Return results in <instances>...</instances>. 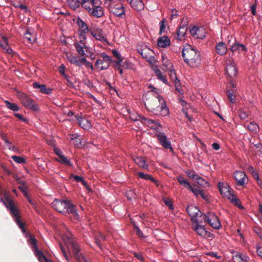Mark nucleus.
Wrapping results in <instances>:
<instances>
[{
	"label": "nucleus",
	"mask_w": 262,
	"mask_h": 262,
	"mask_svg": "<svg viewBox=\"0 0 262 262\" xmlns=\"http://www.w3.org/2000/svg\"><path fill=\"white\" fill-rule=\"evenodd\" d=\"M157 45L159 47L166 48L170 45V39L165 35L159 37L157 40Z\"/></svg>",
	"instance_id": "26"
},
{
	"label": "nucleus",
	"mask_w": 262,
	"mask_h": 262,
	"mask_svg": "<svg viewBox=\"0 0 262 262\" xmlns=\"http://www.w3.org/2000/svg\"><path fill=\"white\" fill-rule=\"evenodd\" d=\"M225 71L227 76L230 79L235 77L238 72V69L235 62L232 58H228L225 61Z\"/></svg>",
	"instance_id": "10"
},
{
	"label": "nucleus",
	"mask_w": 262,
	"mask_h": 262,
	"mask_svg": "<svg viewBox=\"0 0 262 262\" xmlns=\"http://www.w3.org/2000/svg\"><path fill=\"white\" fill-rule=\"evenodd\" d=\"M185 173L187 176L192 180H195L198 176V174H197L194 170H187Z\"/></svg>",
	"instance_id": "54"
},
{
	"label": "nucleus",
	"mask_w": 262,
	"mask_h": 262,
	"mask_svg": "<svg viewBox=\"0 0 262 262\" xmlns=\"http://www.w3.org/2000/svg\"><path fill=\"white\" fill-rule=\"evenodd\" d=\"M33 250L39 262H43V261L45 262H52L51 260L48 259L43 254L42 252L38 249V248H36Z\"/></svg>",
	"instance_id": "30"
},
{
	"label": "nucleus",
	"mask_w": 262,
	"mask_h": 262,
	"mask_svg": "<svg viewBox=\"0 0 262 262\" xmlns=\"http://www.w3.org/2000/svg\"><path fill=\"white\" fill-rule=\"evenodd\" d=\"M66 247L60 243L59 246L62 253L66 260L69 261V253H72L77 262H87L85 257L80 252L81 249L75 237L72 236L67 237L64 242Z\"/></svg>",
	"instance_id": "2"
},
{
	"label": "nucleus",
	"mask_w": 262,
	"mask_h": 262,
	"mask_svg": "<svg viewBox=\"0 0 262 262\" xmlns=\"http://www.w3.org/2000/svg\"><path fill=\"white\" fill-rule=\"evenodd\" d=\"M60 163L69 166H72V164L69 159H68V158L63 155L62 156H60V157L59 158L58 160Z\"/></svg>",
	"instance_id": "46"
},
{
	"label": "nucleus",
	"mask_w": 262,
	"mask_h": 262,
	"mask_svg": "<svg viewBox=\"0 0 262 262\" xmlns=\"http://www.w3.org/2000/svg\"><path fill=\"white\" fill-rule=\"evenodd\" d=\"M135 162L140 167L147 169L148 168V165L147 164L146 161L144 157L139 156L136 157L134 159Z\"/></svg>",
	"instance_id": "32"
},
{
	"label": "nucleus",
	"mask_w": 262,
	"mask_h": 262,
	"mask_svg": "<svg viewBox=\"0 0 262 262\" xmlns=\"http://www.w3.org/2000/svg\"><path fill=\"white\" fill-rule=\"evenodd\" d=\"M76 118L77 120L79 125L83 129L88 130L92 127L91 122L87 119L81 116L76 115Z\"/></svg>",
	"instance_id": "20"
},
{
	"label": "nucleus",
	"mask_w": 262,
	"mask_h": 262,
	"mask_svg": "<svg viewBox=\"0 0 262 262\" xmlns=\"http://www.w3.org/2000/svg\"><path fill=\"white\" fill-rule=\"evenodd\" d=\"M150 91L143 95L145 108L155 115L166 116L169 114V109L165 100L158 94V89L150 85Z\"/></svg>",
	"instance_id": "1"
},
{
	"label": "nucleus",
	"mask_w": 262,
	"mask_h": 262,
	"mask_svg": "<svg viewBox=\"0 0 262 262\" xmlns=\"http://www.w3.org/2000/svg\"><path fill=\"white\" fill-rule=\"evenodd\" d=\"M255 233L260 238H262V229L258 227H255L254 228Z\"/></svg>",
	"instance_id": "64"
},
{
	"label": "nucleus",
	"mask_w": 262,
	"mask_h": 262,
	"mask_svg": "<svg viewBox=\"0 0 262 262\" xmlns=\"http://www.w3.org/2000/svg\"><path fill=\"white\" fill-rule=\"evenodd\" d=\"M87 0H67V3L69 6L73 10H76L79 8L80 5L83 3L86 2Z\"/></svg>",
	"instance_id": "27"
},
{
	"label": "nucleus",
	"mask_w": 262,
	"mask_h": 262,
	"mask_svg": "<svg viewBox=\"0 0 262 262\" xmlns=\"http://www.w3.org/2000/svg\"><path fill=\"white\" fill-rule=\"evenodd\" d=\"M24 37L27 40L28 43H32L34 41V38L32 37V34L29 28L26 30V33L24 34Z\"/></svg>",
	"instance_id": "47"
},
{
	"label": "nucleus",
	"mask_w": 262,
	"mask_h": 262,
	"mask_svg": "<svg viewBox=\"0 0 262 262\" xmlns=\"http://www.w3.org/2000/svg\"><path fill=\"white\" fill-rule=\"evenodd\" d=\"M12 159L16 163L19 164H24L26 163V160L25 158L17 156H12Z\"/></svg>",
	"instance_id": "55"
},
{
	"label": "nucleus",
	"mask_w": 262,
	"mask_h": 262,
	"mask_svg": "<svg viewBox=\"0 0 262 262\" xmlns=\"http://www.w3.org/2000/svg\"><path fill=\"white\" fill-rule=\"evenodd\" d=\"M186 211L189 215L191 218V221L194 223H198V219L196 217L198 216L199 213L201 212L199 209L193 205L188 206L186 209Z\"/></svg>",
	"instance_id": "17"
},
{
	"label": "nucleus",
	"mask_w": 262,
	"mask_h": 262,
	"mask_svg": "<svg viewBox=\"0 0 262 262\" xmlns=\"http://www.w3.org/2000/svg\"><path fill=\"white\" fill-rule=\"evenodd\" d=\"M91 34L93 37L95 38L97 40L100 41H104L106 40L105 37L103 35L102 30H98L97 31H92L91 30L90 32Z\"/></svg>",
	"instance_id": "36"
},
{
	"label": "nucleus",
	"mask_w": 262,
	"mask_h": 262,
	"mask_svg": "<svg viewBox=\"0 0 262 262\" xmlns=\"http://www.w3.org/2000/svg\"><path fill=\"white\" fill-rule=\"evenodd\" d=\"M187 30V28L179 27L176 30L175 38L179 40H182V38L185 35Z\"/></svg>",
	"instance_id": "34"
},
{
	"label": "nucleus",
	"mask_w": 262,
	"mask_h": 262,
	"mask_svg": "<svg viewBox=\"0 0 262 262\" xmlns=\"http://www.w3.org/2000/svg\"><path fill=\"white\" fill-rule=\"evenodd\" d=\"M190 190L196 197L198 198L200 196L204 200L209 202V195L205 194L204 191L198 185L195 184L193 185Z\"/></svg>",
	"instance_id": "14"
},
{
	"label": "nucleus",
	"mask_w": 262,
	"mask_h": 262,
	"mask_svg": "<svg viewBox=\"0 0 262 262\" xmlns=\"http://www.w3.org/2000/svg\"><path fill=\"white\" fill-rule=\"evenodd\" d=\"M154 71L158 79L162 81L164 83H166L167 84H168V81L167 80L166 77L165 76L163 75L162 73L159 69L156 67L154 69Z\"/></svg>",
	"instance_id": "41"
},
{
	"label": "nucleus",
	"mask_w": 262,
	"mask_h": 262,
	"mask_svg": "<svg viewBox=\"0 0 262 262\" xmlns=\"http://www.w3.org/2000/svg\"><path fill=\"white\" fill-rule=\"evenodd\" d=\"M189 32L193 37L198 39L204 38L206 34V30L203 27L193 26L189 28Z\"/></svg>",
	"instance_id": "13"
},
{
	"label": "nucleus",
	"mask_w": 262,
	"mask_h": 262,
	"mask_svg": "<svg viewBox=\"0 0 262 262\" xmlns=\"http://www.w3.org/2000/svg\"><path fill=\"white\" fill-rule=\"evenodd\" d=\"M111 12L117 17H121L125 13L124 8L122 4H119L112 8Z\"/></svg>",
	"instance_id": "22"
},
{
	"label": "nucleus",
	"mask_w": 262,
	"mask_h": 262,
	"mask_svg": "<svg viewBox=\"0 0 262 262\" xmlns=\"http://www.w3.org/2000/svg\"><path fill=\"white\" fill-rule=\"evenodd\" d=\"M82 65L84 64L87 68L91 69L92 71L94 70L93 63L88 61L85 57H82Z\"/></svg>",
	"instance_id": "56"
},
{
	"label": "nucleus",
	"mask_w": 262,
	"mask_h": 262,
	"mask_svg": "<svg viewBox=\"0 0 262 262\" xmlns=\"http://www.w3.org/2000/svg\"><path fill=\"white\" fill-rule=\"evenodd\" d=\"M89 31H79V41L80 43L83 42L86 43V33H88Z\"/></svg>",
	"instance_id": "53"
},
{
	"label": "nucleus",
	"mask_w": 262,
	"mask_h": 262,
	"mask_svg": "<svg viewBox=\"0 0 262 262\" xmlns=\"http://www.w3.org/2000/svg\"><path fill=\"white\" fill-rule=\"evenodd\" d=\"M74 179L77 182H81L82 184L84 186L88 189H89V185L83 179L82 177H80L79 176H76L73 174H71L70 176V179Z\"/></svg>",
	"instance_id": "40"
},
{
	"label": "nucleus",
	"mask_w": 262,
	"mask_h": 262,
	"mask_svg": "<svg viewBox=\"0 0 262 262\" xmlns=\"http://www.w3.org/2000/svg\"><path fill=\"white\" fill-rule=\"evenodd\" d=\"M195 180L196 181L197 183L203 187H209V182L205 180L204 178L200 177L199 175L196 178Z\"/></svg>",
	"instance_id": "45"
},
{
	"label": "nucleus",
	"mask_w": 262,
	"mask_h": 262,
	"mask_svg": "<svg viewBox=\"0 0 262 262\" xmlns=\"http://www.w3.org/2000/svg\"><path fill=\"white\" fill-rule=\"evenodd\" d=\"M229 200H230V202L232 204H233L234 206L238 207L239 209H244V207L243 206L239 200L237 198V197L234 195L230 194V196L228 198Z\"/></svg>",
	"instance_id": "37"
},
{
	"label": "nucleus",
	"mask_w": 262,
	"mask_h": 262,
	"mask_svg": "<svg viewBox=\"0 0 262 262\" xmlns=\"http://www.w3.org/2000/svg\"><path fill=\"white\" fill-rule=\"evenodd\" d=\"M227 95L230 101L232 103L235 102V95L233 90H228L226 92Z\"/></svg>",
	"instance_id": "51"
},
{
	"label": "nucleus",
	"mask_w": 262,
	"mask_h": 262,
	"mask_svg": "<svg viewBox=\"0 0 262 262\" xmlns=\"http://www.w3.org/2000/svg\"><path fill=\"white\" fill-rule=\"evenodd\" d=\"M216 52L220 55H224L226 54L227 47L225 42L221 41L217 43L215 47Z\"/></svg>",
	"instance_id": "24"
},
{
	"label": "nucleus",
	"mask_w": 262,
	"mask_h": 262,
	"mask_svg": "<svg viewBox=\"0 0 262 262\" xmlns=\"http://www.w3.org/2000/svg\"><path fill=\"white\" fill-rule=\"evenodd\" d=\"M52 206L56 211L64 215L71 214L75 220L79 219V214L75 206L69 200H60L56 199L52 203Z\"/></svg>",
	"instance_id": "3"
},
{
	"label": "nucleus",
	"mask_w": 262,
	"mask_h": 262,
	"mask_svg": "<svg viewBox=\"0 0 262 262\" xmlns=\"http://www.w3.org/2000/svg\"><path fill=\"white\" fill-rule=\"evenodd\" d=\"M89 31H79V41L80 43L83 42L86 43V33H88Z\"/></svg>",
	"instance_id": "52"
},
{
	"label": "nucleus",
	"mask_w": 262,
	"mask_h": 262,
	"mask_svg": "<svg viewBox=\"0 0 262 262\" xmlns=\"http://www.w3.org/2000/svg\"><path fill=\"white\" fill-rule=\"evenodd\" d=\"M200 216L203 217L205 222L208 223L213 228L218 229L221 227V224L214 212H208L205 214H202Z\"/></svg>",
	"instance_id": "7"
},
{
	"label": "nucleus",
	"mask_w": 262,
	"mask_h": 262,
	"mask_svg": "<svg viewBox=\"0 0 262 262\" xmlns=\"http://www.w3.org/2000/svg\"><path fill=\"white\" fill-rule=\"evenodd\" d=\"M80 136L78 135H72L71 137V140H74L73 144L76 147H79L81 145V142L79 138Z\"/></svg>",
	"instance_id": "50"
},
{
	"label": "nucleus",
	"mask_w": 262,
	"mask_h": 262,
	"mask_svg": "<svg viewBox=\"0 0 262 262\" xmlns=\"http://www.w3.org/2000/svg\"><path fill=\"white\" fill-rule=\"evenodd\" d=\"M160 144L165 149H169L173 151V148L171 146L170 141L167 139L165 133L160 132L156 135Z\"/></svg>",
	"instance_id": "12"
},
{
	"label": "nucleus",
	"mask_w": 262,
	"mask_h": 262,
	"mask_svg": "<svg viewBox=\"0 0 262 262\" xmlns=\"http://www.w3.org/2000/svg\"><path fill=\"white\" fill-rule=\"evenodd\" d=\"M234 179L238 186H244L246 183L247 176L242 171H236L234 173Z\"/></svg>",
	"instance_id": "18"
},
{
	"label": "nucleus",
	"mask_w": 262,
	"mask_h": 262,
	"mask_svg": "<svg viewBox=\"0 0 262 262\" xmlns=\"http://www.w3.org/2000/svg\"><path fill=\"white\" fill-rule=\"evenodd\" d=\"M86 43H80V42H75L74 45L75 47L77 52L79 55H80L83 57H86L88 55L85 53L84 49H87V47L86 46Z\"/></svg>",
	"instance_id": "23"
},
{
	"label": "nucleus",
	"mask_w": 262,
	"mask_h": 262,
	"mask_svg": "<svg viewBox=\"0 0 262 262\" xmlns=\"http://www.w3.org/2000/svg\"><path fill=\"white\" fill-rule=\"evenodd\" d=\"M195 223L196 224V225L194 228V230L197 232L198 235L201 236H205L208 233L210 234V232L206 231L204 226L200 225L199 221H198V223Z\"/></svg>",
	"instance_id": "29"
},
{
	"label": "nucleus",
	"mask_w": 262,
	"mask_h": 262,
	"mask_svg": "<svg viewBox=\"0 0 262 262\" xmlns=\"http://www.w3.org/2000/svg\"><path fill=\"white\" fill-rule=\"evenodd\" d=\"M16 96L22 104L27 108L33 111H37L39 110L38 105L34 104L33 99L26 93L18 91Z\"/></svg>",
	"instance_id": "6"
},
{
	"label": "nucleus",
	"mask_w": 262,
	"mask_h": 262,
	"mask_svg": "<svg viewBox=\"0 0 262 262\" xmlns=\"http://www.w3.org/2000/svg\"><path fill=\"white\" fill-rule=\"evenodd\" d=\"M76 24L79 27V31H90L91 32V29L88 28L86 24L82 20L80 17H78L76 20Z\"/></svg>",
	"instance_id": "35"
},
{
	"label": "nucleus",
	"mask_w": 262,
	"mask_h": 262,
	"mask_svg": "<svg viewBox=\"0 0 262 262\" xmlns=\"http://www.w3.org/2000/svg\"><path fill=\"white\" fill-rule=\"evenodd\" d=\"M100 0H87L80 6L85 9L88 14L96 18H100L104 15V10L101 6Z\"/></svg>",
	"instance_id": "5"
},
{
	"label": "nucleus",
	"mask_w": 262,
	"mask_h": 262,
	"mask_svg": "<svg viewBox=\"0 0 262 262\" xmlns=\"http://www.w3.org/2000/svg\"><path fill=\"white\" fill-rule=\"evenodd\" d=\"M1 201L3 202L7 208L9 209L10 213L14 217H20L18 208L14 205V202L6 194L4 195V199L1 198Z\"/></svg>",
	"instance_id": "9"
},
{
	"label": "nucleus",
	"mask_w": 262,
	"mask_h": 262,
	"mask_svg": "<svg viewBox=\"0 0 262 262\" xmlns=\"http://www.w3.org/2000/svg\"><path fill=\"white\" fill-rule=\"evenodd\" d=\"M123 59H117V60H113V67L115 69H120L121 67V62Z\"/></svg>",
	"instance_id": "59"
},
{
	"label": "nucleus",
	"mask_w": 262,
	"mask_h": 262,
	"mask_svg": "<svg viewBox=\"0 0 262 262\" xmlns=\"http://www.w3.org/2000/svg\"><path fill=\"white\" fill-rule=\"evenodd\" d=\"M134 256L140 261H143L144 260L143 254L141 252L134 253Z\"/></svg>",
	"instance_id": "62"
},
{
	"label": "nucleus",
	"mask_w": 262,
	"mask_h": 262,
	"mask_svg": "<svg viewBox=\"0 0 262 262\" xmlns=\"http://www.w3.org/2000/svg\"><path fill=\"white\" fill-rule=\"evenodd\" d=\"M232 257L234 260H236L238 262H241L242 261H243V262H248L249 260V258L247 255H244L243 254L237 252L233 253Z\"/></svg>",
	"instance_id": "33"
},
{
	"label": "nucleus",
	"mask_w": 262,
	"mask_h": 262,
	"mask_svg": "<svg viewBox=\"0 0 262 262\" xmlns=\"http://www.w3.org/2000/svg\"><path fill=\"white\" fill-rule=\"evenodd\" d=\"M32 86L34 89H38L40 93L47 95L51 94L53 91V89L47 88L46 85L39 84L37 82H34L32 84Z\"/></svg>",
	"instance_id": "19"
},
{
	"label": "nucleus",
	"mask_w": 262,
	"mask_h": 262,
	"mask_svg": "<svg viewBox=\"0 0 262 262\" xmlns=\"http://www.w3.org/2000/svg\"><path fill=\"white\" fill-rule=\"evenodd\" d=\"M217 187L221 194L228 199L230 196V194H233V190L228 184L219 182L217 184Z\"/></svg>",
	"instance_id": "15"
},
{
	"label": "nucleus",
	"mask_w": 262,
	"mask_h": 262,
	"mask_svg": "<svg viewBox=\"0 0 262 262\" xmlns=\"http://www.w3.org/2000/svg\"><path fill=\"white\" fill-rule=\"evenodd\" d=\"M25 196L27 198L28 201L29 203L33 206L34 209L36 208V202L34 201H33L31 199V198L28 196L27 193H25Z\"/></svg>",
	"instance_id": "61"
},
{
	"label": "nucleus",
	"mask_w": 262,
	"mask_h": 262,
	"mask_svg": "<svg viewBox=\"0 0 262 262\" xmlns=\"http://www.w3.org/2000/svg\"><path fill=\"white\" fill-rule=\"evenodd\" d=\"M182 56L185 62L190 67H198L201 63L200 52L190 45L183 48Z\"/></svg>",
	"instance_id": "4"
},
{
	"label": "nucleus",
	"mask_w": 262,
	"mask_h": 262,
	"mask_svg": "<svg viewBox=\"0 0 262 262\" xmlns=\"http://www.w3.org/2000/svg\"><path fill=\"white\" fill-rule=\"evenodd\" d=\"M100 56L102 59H98L96 61L95 66L99 68L100 70H106L113 62V59L111 56L105 52L101 53Z\"/></svg>",
	"instance_id": "8"
},
{
	"label": "nucleus",
	"mask_w": 262,
	"mask_h": 262,
	"mask_svg": "<svg viewBox=\"0 0 262 262\" xmlns=\"http://www.w3.org/2000/svg\"><path fill=\"white\" fill-rule=\"evenodd\" d=\"M177 180L181 185L187 188L189 190L191 189L192 185L190 184L188 180L185 179L183 176H178L177 178Z\"/></svg>",
	"instance_id": "38"
},
{
	"label": "nucleus",
	"mask_w": 262,
	"mask_h": 262,
	"mask_svg": "<svg viewBox=\"0 0 262 262\" xmlns=\"http://www.w3.org/2000/svg\"><path fill=\"white\" fill-rule=\"evenodd\" d=\"M5 103L6 104V106L8 108H9L10 110H11L13 111L16 112V111H18L19 110V107L15 103H11L8 100L5 101Z\"/></svg>",
	"instance_id": "44"
},
{
	"label": "nucleus",
	"mask_w": 262,
	"mask_h": 262,
	"mask_svg": "<svg viewBox=\"0 0 262 262\" xmlns=\"http://www.w3.org/2000/svg\"><path fill=\"white\" fill-rule=\"evenodd\" d=\"M27 242L28 244L31 247L32 249H34L36 248H37V241L36 238L32 235L29 234Z\"/></svg>",
	"instance_id": "42"
},
{
	"label": "nucleus",
	"mask_w": 262,
	"mask_h": 262,
	"mask_svg": "<svg viewBox=\"0 0 262 262\" xmlns=\"http://www.w3.org/2000/svg\"><path fill=\"white\" fill-rule=\"evenodd\" d=\"M67 59L71 64L78 67H81L82 65V58H79L73 55H70L67 57Z\"/></svg>",
	"instance_id": "31"
},
{
	"label": "nucleus",
	"mask_w": 262,
	"mask_h": 262,
	"mask_svg": "<svg viewBox=\"0 0 262 262\" xmlns=\"http://www.w3.org/2000/svg\"><path fill=\"white\" fill-rule=\"evenodd\" d=\"M169 76L170 80L174 84L176 90L180 93H182L183 90L181 86L180 80L178 78L174 70H170L169 72Z\"/></svg>",
	"instance_id": "16"
},
{
	"label": "nucleus",
	"mask_w": 262,
	"mask_h": 262,
	"mask_svg": "<svg viewBox=\"0 0 262 262\" xmlns=\"http://www.w3.org/2000/svg\"><path fill=\"white\" fill-rule=\"evenodd\" d=\"M247 128L248 130L254 134H257L259 132V127L258 125L255 122L253 121L247 125Z\"/></svg>",
	"instance_id": "39"
},
{
	"label": "nucleus",
	"mask_w": 262,
	"mask_h": 262,
	"mask_svg": "<svg viewBox=\"0 0 262 262\" xmlns=\"http://www.w3.org/2000/svg\"><path fill=\"white\" fill-rule=\"evenodd\" d=\"M137 175L140 178L146 180H149L152 182H155V179L150 174L144 173L142 172H138Z\"/></svg>",
	"instance_id": "43"
},
{
	"label": "nucleus",
	"mask_w": 262,
	"mask_h": 262,
	"mask_svg": "<svg viewBox=\"0 0 262 262\" xmlns=\"http://www.w3.org/2000/svg\"><path fill=\"white\" fill-rule=\"evenodd\" d=\"M188 24V18L187 17L183 18L182 19V21L180 23V27L187 28Z\"/></svg>",
	"instance_id": "63"
},
{
	"label": "nucleus",
	"mask_w": 262,
	"mask_h": 262,
	"mask_svg": "<svg viewBox=\"0 0 262 262\" xmlns=\"http://www.w3.org/2000/svg\"><path fill=\"white\" fill-rule=\"evenodd\" d=\"M162 200L165 205L170 209L173 210L174 207L173 205V202L169 198H166L164 196L162 197Z\"/></svg>",
	"instance_id": "48"
},
{
	"label": "nucleus",
	"mask_w": 262,
	"mask_h": 262,
	"mask_svg": "<svg viewBox=\"0 0 262 262\" xmlns=\"http://www.w3.org/2000/svg\"><path fill=\"white\" fill-rule=\"evenodd\" d=\"M165 19H162V20L160 22V30H159V35H161L165 30Z\"/></svg>",
	"instance_id": "58"
},
{
	"label": "nucleus",
	"mask_w": 262,
	"mask_h": 262,
	"mask_svg": "<svg viewBox=\"0 0 262 262\" xmlns=\"http://www.w3.org/2000/svg\"><path fill=\"white\" fill-rule=\"evenodd\" d=\"M138 52L148 62L152 63L154 61V52L148 47L146 46L141 47L140 48L138 49Z\"/></svg>",
	"instance_id": "11"
},
{
	"label": "nucleus",
	"mask_w": 262,
	"mask_h": 262,
	"mask_svg": "<svg viewBox=\"0 0 262 262\" xmlns=\"http://www.w3.org/2000/svg\"><path fill=\"white\" fill-rule=\"evenodd\" d=\"M238 116L242 120H245L248 118V115L246 112L241 109L239 110Z\"/></svg>",
	"instance_id": "60"
},
{
	"label": "nucleus",
	"mask_w": 262,
	"mask_h": 262,
	"mask_svg": "<svg viewBox=\"0 0 262 262\" xmlns=\"http://www.w3.org/2000/svg\"><path fill=\"white\" fill-rule=\"evenodd\" d=\"M139 118H140V121L143 124L146 125L148 127H150L151 129H157V127L155 126V125H153L154 123H156V121L154 120H152L150 119H149L148 118H146L144 116L139 115L138 116Z\"/></svg>",
	"instance_id": "21"
},
{
	"label": "nucleus",
	"mask_w": 262,
	"mask_h": 262,
	"mask_svg": "<svg viewBox=\"0 0 262 262\" xmlns=\"http://www.w3.org/2000/svg\"><path fill=\"white\" fill-rule=\"evenodd\" d=\"M232 52L237 51L238 53L247 51V48L245 45L235 42L230 48Z\"/></svg>",
	"instance_id": "28"
},
{
	"label": "nucleus",
	"mask_w": 262,
	"mask_h": 262,
	"mask_svg": "<svg viewBox=\"0 0 262 262\" xmlns=\"http://www.w3.org/2000/svg\"><path fill=\"white\" fill-rule=\"evenodd\" d=\"M4 43H0V48H3L4 50H5L7 48V47L9 46L8 39L6 36H3L2 38Z\"/></svg>",
	"instance_id": "57"
},
{
	"label": "nucleus",
	"mask_w": 262,
	"mask_h": 262,
	"mask_svg": "<svg viewBox=\"0 0 262 262\" xmlns=\"http://www.w3.org/2000/svg\"><path fill=\"white\" fill-rule=\"evenodd\" d=\"M106 239L105 236L102 233H100L99 237L96 238V243L101 250L103 249L102 245L101 244L102 241H104Z\"/></svg>",
	"instance_id": "49"
},
{
	"label": "nucleus",
	"mask_w": 262,
	"mask_h": 262,
	"mask_svg": "<svg viewBox=\"0 0 262 262\" xmlns=\"http://www.w3.org/2000/svg\"><path fill=\"white\" fill-rule=\"evenodd\" d=\"M129 4L131 7L137 11H141L144 8V4L142 0H131Z\"/></svg>",
	"instance_id": "25"
}]
</instances>
